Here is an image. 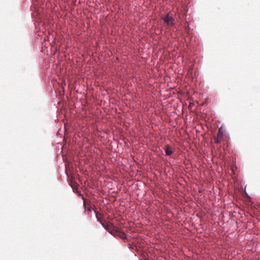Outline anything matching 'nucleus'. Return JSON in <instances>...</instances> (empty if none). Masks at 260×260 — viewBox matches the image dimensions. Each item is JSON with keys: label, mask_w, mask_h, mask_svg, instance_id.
Segmentation results:
<instances>
[{"label": "nucleus", "mask_w": 260, "mask_h": 260, "mask_svg": "<svg viewBox=\"0 0 260 260\" xmlns=\"http://www.w3.org/2000/svg\"><path fill=\"white\" fill-rule=\"evenodd\" d=\"M103 226L104 227V228H105L106 230H108V226H106V225H104L103 224Z\"/></svg>", "instance_id": "4"}, {"label": "nucleus", "mask_w": 260, "mask_h": 260, "mask_svg": "<svg viewBox=\"0 0 260 260\" xmlns=\"http://www.w3.org/2000/svg\"><path fill=\"white\" fill-rule=\"evenodd\" d=\"M165 153L167 155H170L172 153V151L170 147H167L165 149Z\"/></svg>", "instance_id": "3"}, {"label": "nucleus", "mask_w": 260, "mask_h": 260, "mask_svg": "<svg viewBox=\"0 0 260 260\" xmlns=\"http://www.w3.org/2000/svg\"><path fill=\"white\" fill-rule=\"evenodd\" d=\"M224 132L222 127H220L218 129V133L215 142L218 143L224 139Z\"/></svg>", "instance_id": "1"}, {"label": "nucleus", "mask_w": 260, "mask_h": 260, "mask_svg": "<svg viewBox=\"0 0 260 260\" xmlns=\"http://www.w3.org/2000/svg\"><path fill=\"white\" fill-rule=\"evenodd\" d=\"M164 22L169 25H173L174 24L173 21L174 19L172 16L169 15H167L164 18Z\"/></svg>", "instance_id": "2"}]
</instances>
